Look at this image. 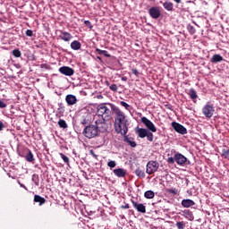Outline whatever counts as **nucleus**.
<instances>
[{
  "instance_id": "obj_1",
  "label": "nucleus",
  "mask_w": 229,
  "mask_h": 229,
  "mask_svg": "<svg viewBox=\"0 0 229 229\" xmlns=\"http://www.w3.org/2000/svg\"><path fill=\"white\" fill-rule=\"evenodd\" d=\"M110 106L111 110L114 112V131L120 133L125 139H127L126 135L128 133V126H130V122L128 121V117L124 114V112L121 111L119 107L115 106V105L112 103H107Z\"/></svg>"
},
{
  "instance_id": "obj_2",
  "label": "nucleus",
  "mask_w": 229,
  "mask_h": 229,
  "mask_svg": "<svg viewBox=\"0 0 229 229\" xmlns=\"http://www.w3.org/2000/svg\"><path fill=\"white\" fill-rule=\"evenodd\" d=\"M82 134L87 139H94V138L98 137V135H99V132L98 131L96 125L89 124L84 128Z\"/></svg>"
},
{
  "instance_id": "obj_3",
  "label": "nucleus",
  "mask_w": 229,
  "mask_h": 229,
  "mask_svg": "<svg viewBox=\"0 0 229 229\" xmlns=\"http://www.w3.org/2000/svg\"><path fill=\"white\" fill-rule=\"evenodd\" d=\"M95 128L98 133H105L108 130V124L105 117H98L95 121Z\"/></svg>"
},
{
  "instance_id": "obj_4",
  "label": "nucleus",
  "mask_w": 229,
  "mask_h": 229,
  "mask_svg": "<svg viewBox=\"0 0 229 229\" xmlns=\"http://www.w3.org/2000/svg\"><path fill=\"white\" fill-rule=\"evenodd\" d=\"M97 113L98 114V117H104V119H108V117L112 115V111L106 106V104L105 103L98 106Z\"/></svg>"
},
{
  "instance_id": "obj_5",
  "label": "nucleus",
  "mask_w": 229,
  "mask_h": 229,
  "mask_svg": "<svg viewBox=\"0 0 229 229\" xmlns=\"http://www.w3.org/2000/svg\"><path fill=\"white\" fill-rule=\"evenodd\" d=\"M158 167H160V164L157 161H148L147 164L146 173L147 174H153L158 171Z\"/></svg>"
},
{
  "instance_id": "obj_6",
  "label": "nucleus",
  "mask_w": 229,
  "mask_h": 229,
  "mask_svg": "<svg viewBox=\"0 0 229 229\" xmlns=\"http://www.w3.org/2000/svg\"><path fill=\"white\" fill-rule=\"evenodd\" d=\"M140 121L142 124L147 127L148 131L157 133V127L155 126V123L151 122V120L148 119L146 116H142Z\"/></svg>"
},
{
  "instance_id": "obj_7",
  "label": "nucleus",
  "mask_w": 229,
  "mask_h": 229,
  "mask_svg": "<svg viewBox=\"0 0 229 229\" xmlns=\"http://www.w3.org/2000/svg\"><path fill=\"white\" fill-rule=\"evenodd\" d=\"M214 112H215L214 105H211L208 103L207 105H205L204 107L202 108V114L208 119H210V117H212V115H214Z\"/></svg>"
},
{
  "instance_id": "obj_8",
  "label": "nucleus",
  "mask_w": 229,
  "mask_h": 229,
  "mask_svg": "<svg viewBox=\"0 0 229 229\" xmlns=\"http://www.w3.org/2000/svg\"><path fill=\"white\" fill-rule=\"evenodd\" d=\"M172 128H174V131L180 133L181 135H187V129L179 123L173 122Z\"/></svg>"
},
{
  "instance_id": "obj_9",
  "label": "nucleus",
  "mask_w": 229,
  "mask_h": 229,
  "mask_svg": "<svg viewBox=\"0 0 229 229\" xmlns=\"http://www.w3.org/2000/svg\"><path fill=\"white\" fill-rule=\"evenodd\" d=\"M174 160L178 165H185V164H191V161L187 160L185 156L180 153L174 155Z\"/></svg>"
},
{
  "instance_id": "obj_10",
  "label": "nucleus",
  "mask_w": 229,
  "mask_h": 229,
  "mask_svg": "<svg viewBox=\"0 0 229 229\" xmlns=\"http://www.w3.org/2000/svg\"><path fill=\"white\" fill-rule=\"evenodd\" d=\"M59 72L64 74V76H73L74 75V69L69 66H62L59 68Z\"/></svg>"
},
{
  "instance_id": "obj_11",
  "label": "nucleus",
  "mask_w": 229,
  "mask_h": 229,
  "mask_svg": "<svg viewBox=\"0 0 229 229\" xmlns=\"http://www.w3.org/2000/svg\"><path fill=\"white\" fill-rule=\"evenodd\" d=\"M132 207L137 210V212H140L141 214H146V206L142 203L136 202L135 200H131Z\"/></svg>"
},
{
  "instance_id": "obj_12",
  "label": "nucleus",
  "mask_w": 229,
  "mask_h": 229,
  "mask_svg": "<svg viewBox=\"0 0 229 229\" xmlns=\"http://www.w3.org/2000/svg\"><path fill=\"white\" fill-rule=\"evenodd\" d=\"M65 101H66L68 106H72L76 105V103H78V98H76V96H74L72 94H68L65 97Z\"/></svg>"
},
{
  "instance_id": "obj_13",
  "label": "nucleus",
  "mask_w": 229,
  "mask_h": 229,
  "mask_svg": "<svg viewBox=\"0 0 229 229\" xmlns=\"http://www.w3.org/2000/svg\"><path fill=\"white\" fill-rule=\"evenodd\" d=\"M60 33L59 38H61V40H64V42H71V40H72V34L64 30H60Z\"/></svg>"
},
{
  "instance_id": "obj_14",
  "label": "nucleus",
  "mask_w": 229,
  "mask_h": 229,
  "mask_svg": "<svg viewBox=\"0 0 229 229\" xmlns=\"http://www.w3.org/2000/svg\"><path fill=\"white\" fill-rule=\"evenodd\" d=\"M148 13L152 19H158L161 15L160 9H158V7H151L148 10Z\"/></svg>"
},
{
  "instance_id": "obj_15",
  "label": "nucleus",
  "mask_w": 229,
  "mask_h": 229,
  "mask_svg": "<svg viewBox=\"0 0 229 229\" xmlns=\"http://www.w3.org/2000/svg\"><path fill=\"white\" fill-rule=\"evenodd\" d=\"M181 205L184 208H191V207H194V205H196V202L191 199H186L182 200Z\"/></svg>"
},
{
  "instance_id": "obj_16",
  "label": "nucleus",
  "mask_w": 229,
  "mask_h": 229,
  "mask_svg": "<svg viewBox=\"0 0 229 229\" xmlns=\"http://www.w3.org/2000/svg\"><path fill=\"white\" fill-rule=\"evenodd\" d=\"M113 173L118 178H124V176H126V170H124L123 168L114 169Z\"/></svg>"
},
{
  "instance_id": "obj_17",
  "label": "nucleus",
  "mask_w": 229,
  "mask_h": 229,
  "mask_svg": "<svg viewBox=\"0 0 229 229\" xmlns=\"http://www.w3.org/2000/svg\"><path fill=\"white\" fill-rule=\"evenodd\" d=\"M148 129L144 128H138L136 131L137 135L140 137V139H145V137L148 135Z\"/></svg>"
},
{
  "instance_id": "obj_18",
  "label": "nucleus",
  "mask_w": 229,
  "mask_h": 229,
  "mask_svg": "<svg viewBox=\"0 0 229 229\" xmlns=\"http://www.w3.org/2000/svg\"><path fill=\"white\" fill-rule=\"evenodd\" d=\"M70 47L73 51H80V49H81V43L78 40H74L71 43Z\"/></svg>"
},
{
  "instance_id": "obj_19",
  "label": "nucleus",
  "mask_w": 229,
  "mask_h": 229,
  "mask_svg": "<svg viewBox=\"0 0 229 229\" xmlns=\"http://www.w3.org/2000/svg\"><path fill=\"white\" fill-rule=\"evenodd\" d=\"M89 123H90V114L89 113H85L81 116V123H82L83 126H85V125L89 124Z\"/></svg>"
},
{
  "instance_id": "obj_20",
  "label": "nucleus",
  "mask_w": 229,
  "mask_h": 229,
  "mask_svg": "<svg viewBox=\"0 0 229 229\" xmlns=\"http://www.w3.org/2000/svg\"><path fill=\"white\" fill-rule=\"evenodd\" d=\"M225 59L219 54H216L212 56L210 62L211 64H219V62H223Z\"/></svg>"
},
{
  "instance_id": "obj_21",
  "label": "nucleus",
  "mask_w": 229,
  "mask_h": 229,
  "mask_svg": "<svg viewBox=\"0 0 229 229\" xmlns=\"http://www.w3.org/2000/svg\"><path fill=\"white\" fill-rule=\"evenodd\" d=\"M25 159L27 162H30L31 164H33V162H35V157H34L33 152H31V150H30V149L27 150Z\"/></svg>"
},
{
  "instance_id": "obj_22",
  "label": "nucleus",
  "mask_w": 229,
  "mask_h": 229,
  "mask_svg": "<svg viewBox=\"0 0 229 229\" xmlns=\"http://www.w3.org/2000/svg\"><path fill=\"white\" fill-rule=\"evenodd\" d=\"M34 202L39 203V207H42L46 203V199L40 195H34Z\"/></svg>"
},
{
  "instance_id": "obj_23",
  "label": "nucleus",
  "mask_w": 229,
  "mask_h": 229,
  "mask_svg": "<svg viewBox=\"0 0 229 229\" xmlns=\"http://www.w3.org/2000/svg\"><path fill=\"white\" fill-rule=\"evenodd\" d=\"M163 6L165 10H167V12H173V8L174 7V4H173V2H165L163 4Z\"/></svg>"
},
{
  "instance_id": "obj_24",
  "label": "nucleus",
  "mask_w": 229,
  "mask_h": 229,
  "mask_svg": "<svg viewBox=\"0 0 229 229\" xmlns=\"http://www.w3.org/2000/svg\"><path fill=\"white\" fill-rule=\"evenodd\" d=\"M188 96H190L191 99H198V93L194 89L189 90Z\"/></svg>"
},
{
  "instance_id": "obj_25",
  "label": "nucleus",
  "mask_w": 229,
  "mask_h": 229,
  "mask_svg": "<svg viewBox=\"0 0 229 229\" xmlns=\"http://www.w3.org/2000/svg\"><path fill=\"white\" fill-rule=\"evenodd\" d=\"M135 174L139 178H146V174L144 173V170L138 168L135 170Z\"/></svg>"
},
{
  "instance_id": "obj_26",
  "label": "nucleus",
  "mask_w": 229,
  "mask_h": 229,
  "mask_svg": "<svg viewBox=\"0 0 229 229\" xmlns=\"http://www.w3.org/2000/svg\"><path fill=\"white\" fill-rule=\"evenodd\" d=\"M144 197L147 199H153V198H155V192H153V191H147L144 193Z\"/></svg>"
},
{
  "instance_id": "obj_27",
  "label": "nucleus",
  "mask_w": 229,
  "mask_h": 229,
  "mask_svg": "<svg viewBox=\"0 0 229 229\" xmlns=\"http://www.w3.org/2000/svg\"><path fill=\"white\" fill-rule=\"evenodd\" d=\"M12 55H13L15 58H21V56H22V53H21V50H19V49H14V50H13Z\"/></svg>"
},
{
  "instance_id": "obj_28",
  "label": "nucleus",
  "mask_w": 229,
  "mask_h": 229,
  "mask_svg": "<svg viewBox=\"0 0 229 229\" xmlns=\"http://www.w3.org/2000/svg\"><path fill=\"white\" fill-rule=\"evenodd\" d=\"M58 125H59V127H61L64 130H65V128H68L67 122H65V120H64V119H60L58 121Z\"/></svg>"
},
{
  "instance_id": "obj_29",
  "label": "nucleus",
  "mask_w": 229,
  "mask_h": 229,
  "mask_svg": "<svg viewBox=\"0 0 229 229\" xmlns=\"http://www.w3.org/2000/svg\"><path fill=\"white\" fill-rule=\"evenodd\" d=\"M187 30L191 35H194L196 33V29L192 25H188Z\"/></svg>"
},
{
  "instance_id": "obj_30",
  "label": "nucleus",
  "mask_w": 229,
  "mask_h": 229,
  "mask_svg": "<svg viewBox=\"0 0 229 229\" xmlns=\"http://www.w3.org/2000/svg\"><path fill=\"white\" fill-rule=\"evenodd\" d=\"M147 140H148V142H153V139H154V136H153V132L149 131L147 132Z\"/></svg>"
},
{
  "instance_id": "obj_31",
  "label": "nucleus",
  "mask_w": 229,
  "mask_h": 229,
  "mask_svg": "<svg viewBox=\"0 0 229 229\" xmlns=\"http://www.w3.org/2000/svg\"><path fill=\"white\" fill-rule=\"evenodd\" d=\"M166 192L168 194H174V196H176V194H178V190H176V188L174 189H166Z\"/></svg>"
},
{
  "instance_id": "obj_32",
  "label": "nucleus",
  "mask_w": 229,
  "mask_h": 229,
  "mask_svg": "<svg viewBox=\"0 0 229 229\" xmlns=\"http://www.w3.org/2000/svg\"><path fill=\"white\" fill-rule=\"evenodd\" d=\"M222 157H224V158L229 159V148L222 150Z\"/></svg>"
},
{
  "instance_id": "obj_33",
  "label": "nucleus",
  "mask_w": 229,
  "mask_h": 229,
  "mask_svg": "<svg viewBox=\"0 0 229 229\" xmlns=\"http://www.w3.org/2000/svg\"><path fill=\"white\" fill-rule=\"evenodd\" d=\"M59 155L65 164H69V158L67 157V156H65L64 153H60Z\"/></svg>"
},
{
  "instance_id": "obj_34",
  "label": "nucleus",
  "mask_w": 229,
  "mask_h": 229,
  "mask_svg": "<svg viewBox=\"0 0 229 229\" xmlns=\"http://www.w3.org/2000/svg\"><path fill=\"white\" fill-rule=\"evenodd\" d=\"M127 142L131 148H137V142L131 140H127Z\"/></svg>"
},
{
  "instance_id": "obj_35",
  "label": "nucleus",
  "mask_w": 229,
  "mask_h": 229,
  "mask_svg": "<svg viewBox=\"0 0 229 229\" xmlns=\"http://www.w3.org/2000/svg\"><path fill=\"white\" fill-rule=\"evenodd\" d=\"M108 167H111V169H114V167H115V165H117V163H115V161L110 160L107 163Z\"/></svg>"
},
{
  "instance_id": "obj_36",
  "label": "nucleus",
  "mask_w": 229,
  "mask_h": 229,
  "mask_svg": "<svg viewBox=\"0 0 229 229\" xmlns=\"http://www.w3.org/2000/svg\"><path fill=\"white\" fill-rule=\"evenodd\" d=\"M175 226H177L178 229H184L185 224L183 222H177Z\"/></svg>"
},
{
  "instance_id": "obj_37",
  "label": "nucleus",
  "mask_w": 229,
  "mask_h": 229,
  "mask_svg": "<svg viewBox=\"0 0 229 229\" xmlns=\"http://www.w3.org/2000/svg\"><path fill=\"white\" fill-rule=\"evenodd\" d=\"M84 24H85V26H88V28H89V30H92V28H94V26L92 25L90 21H85Z\"/></svg>"
},
{
  "instance_id": "obj_38",
  "label": "nucleus",
  "mask_w": 229,
  "mask_h": 229,
  "mask_svg": "<svg viewBox=\"0 0 229 229\" xmlns=\"http://www.w3.org/2000/svg\"><path fill=\"white\" fill-rule=\"evenodd\" d=\"M110 90H113V92H117V84H112L110 87H109Z\"/></svg>"
},
{
  "instance_id": "obj_39",
  "label": "nucleus",
  "mask_w": 229,
  "mask_h": 229,
  "mask_svg": "<svg viewBox=\"0 0 229 229\" xmlns=\"http://www.w3.org/2000/svg\"><path fill=\"white\" fill-rule=\"evenodd\" d=\"M120 105H121L122 106H124V108H125L126 110H128V109L130 108V105H128V103H126V102H124V101H121V102H120Z\"/></svg>"
},
{
  "instance_id": "obj_40",
  "label": "nucleus",
  "mask_w": 229,
  "mask_h": 229,
  "mask_svg": "<svg viewBox=\"0 0 229 229\" xmlns=\"http://www.w3.org/2000/svg\"><path fill=\"white\" fill-rule=\"evenodd\" d=\"M25 35L27 37H33V30H27L26 32H25Z\"/></svg>"
},
{
  "instance_id": "obj_41",
  "label": "nucleus",
  "mask_w": 229,
  "mask_h": 229,
  "mask_svg": "<svg viewBox=\"0 0 229 229\" xmlns=\"http://www.w3.org/2000/svg\"><path fill=\"white\" fill-rule=\"evenodd\" d=\"M131 72H132V74H134V76H137V77H139V75L140 74V73L139 72V70H138V69H135V68H132V69H131Z\"/></svg>"
},
{
  "instance_id": "obj_42",
  "label": "nucleus",
  "mask_w": 229,
  "mask_h": 229,
  "mask_svg": "<svg viewBox=\"0 0 229 229\" xmlns=\"http://www.w3.org/2000/svg\"><path fill=\"white\" fill-rule=\"evenodd\" d=\"M167 162L168 164H174V162H176V160L174 159V157H168Z\"/></svg>"
},
{
  "instance_id": "obj_43",
  "label": "nucleus",
  "mask_w": 229,
  "mask_h": 229,
  "mask_svg": "<svg viewBox=\"0 0 229 229\" xmlns=\"http://www.w3.org/2000/svg\"><path fill=\"white\" fill-rule=\"evenodd\" d=\"M102 55H104V56H106V58H110V54H108V51H106V50H103V52H102Z\"/></svg>"
},
{
  "instance_id": "obj_44",
  "label": "nucleus",
  "mask_w": 229,
  "mask_h": 229,
  "mask_svg": "<svg viewBox=\"0 0 229 229\" xmlns=\"http://www.w3.org/2000/svg\"><path fill=\"white\" fill-rule=\"evenodd\" d=\"M0 108H6V103H4L3 100H0Z\"/></svg>"
},
{
  "instance_id": "obj_45",
  "label": "nucleus",
  "mask_w": 229,
  "mask_h": 229,
  "mask_svg": "<svg viewBox=\"0 0 229 229\" xmlns=\"http://www.w3.org/2000/svg\"><path fill=\"white\" fill-rule=\"evenodd\" d=\"M89 153H90V155H92V157H94V158H98V155H96L94 150H90Z\"/></svg>"
},
{
  "instance_id": "obj_46",
  "label": "nucleus",
  "mask_w": 229,
  "mask_h": 229,
  "mask_svg": "<svg viewBox=\"0 0 229 229\" xmlns=\"http://www.w3.org/2000/svg\"><path fill=\"white\" fill-rule=\"evenodd\" d=\"M96 53H98V55H103V50L96 48Z\"/></svg>"
},
{
  "instance_id": "obj_47",
  "label": "nucleus",
  "mask_w": 229,
  "mask_h": 229,
  "mask_svg": "<svg viewBox=\"0 0 229 229\" xmlns=\"http://www.w3.org/2000/svg\"><path fill=\"white\" fill-rule=\"evenodd\" d=\"M4 128V123L0 121V131H3Z\"/></svg>"
},
{
  "instance_id": "obj_48",
  "label": "nucleus",
  "mask_w": 229,
  "mask_h": 229,
  "mask_svg": "<svg viewBox=\"0 0 229 229\" xmlns=\"http://www.w3.org/2000/svg\"><path fill=\"white\" fill-rule=\"evenodd\" d=\"M19 185H20V187H22L23 189H25L26 191H28V188L26 187V185L21 183V182H19Z\"/></svg>"
},
{
  "instance_id": "obj_49",
  "label": "nucleus",
  "mask_w": 229,
  "mask_h": 229,
  "mask_svg": "<svg viewBox=\"0 0 229 229\" xmlns=\"http://www.w3.org/2000/svg\"><path fill=\"white\" fill-rule=\"evenodd\" d=\"M122 81H128V77L123 76L121 78Z\"/></svg>"
},
{
  "instance_id": "obj_50",
  "label": "nucleus",
  "mask_w": 229,
  "mask_h": 229,
  "mask_svg": "<svg viewBox=\"0 0 229 229\" xmlns=\"http://www.w3.org/2000/svg\"><path fill=\"white\" fill-rule=\"evenodd\" d=\"M123 208H130V204H125L124 206H122Z\"/></svg>"
},
{
  "instance_id": "obj_51",
  "label": "nucleus",
  "mask_w": 229,
  "mask_h": 229,
  "mask_svg": "<svg viewBox=\"0 0 229 229\" xmlns=\"http://www.w3.org/2000/svg\"><path fill=\"white\" fill-rule=\"evenodd\" d=\"M184 214H185L186 216H191V211L185 210V211H184Z\"/></svg>"
},
{
  "instance_id": "obj_52",
  "label": "nucleus",
  "mask_w": 229,
  "mask_h": 229,
  "mask_svg": "<svg viewBox=\"0 0 229 229\" xmlns=\"http://www.w3.org/2000/svg\"><path fill=\"white\" fill-rule=\"evenodd\" d=\"M175 3H177V4H180V3H182V0H174Z\"/></svg>"
},
{
  "instance_id": "obj_53",
  "label": "nucleus",
  "mask_w": 229,
  "mask_h": 229,
  "mask_svg": "<svg viewBox=\"0 0 229 229\" xmlns=\"http://www.w3.org/2000/svg\"><path fill=\"white\" fill-rule=\"evenodd\" d=\"M189 193V196H192V192L191 191H187Z\"/></svg>"
},
{
  "instance_id": "obj_54",
  "label": "nucleus",
  "mask_w": 229,
  "mask_h": 229,
  "mask_svg": "<svg viewBox=\"0 0 229 229\" xmlns=\"http://www.w3.org/2000/svg\"><path fill=\"white\" fill-rule=\"evenodd\" d=\"M98 60H99L101 62V57L100 56H97Z\"/></svg>"
},
{
  "instance_id": "obj_55",
  "label": "nucleus",
  "mask_w": 229,
  "mask_h": 229,
  "mask_svg": "<svg viewBox=\"0 0 229 229\" xmlns=\"http://www.w3.org/2000/svg\"><path fill=\"white\" fill-rule=\"evenodd\" d=\"M98 99H99V98H103V96L100 95V96H98Z\"/></svg>"
}]
</instances>
